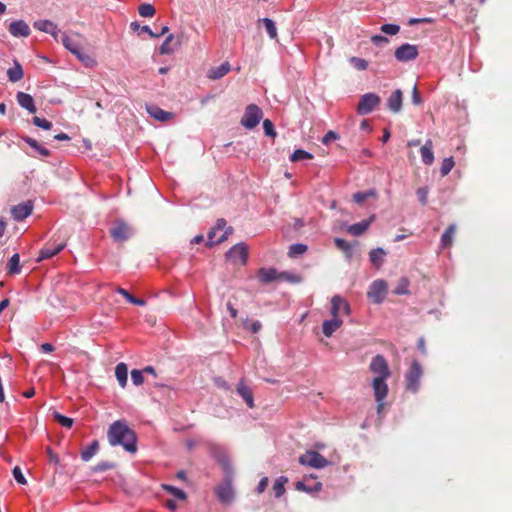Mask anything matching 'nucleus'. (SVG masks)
Returning a JSON list of instances; mask_svg holds the SVG:
<instances>
[{
    "mask_svg": "<svg viewBox=\"0 0 512 512\" xmlns=\"http://www.w3.org/2000/svg\"><path fill=\"white\" fill-rule=\"evenodd\" d=\"M107 439L111 446H122L129 453L137 451L136 433L125 420H117L109 426Z\"/></svg>",
    "mask_w": 512,
    "mask_h": 512,
    "instance_id": "obj_1",
    "label": "nucleus"
},
{
    "mask_svg": "<svg viewBox=\"0 0 512 512\" xmlns=\"http://www.w3.org/2000/svg\"><path fill=\"white\" fill-rule=\"evenodd\" d=\"M422 375L423 370L420 363L417 360H414L405 374L406 389L413 393L417 392Z\"/></svg>",
    "mask_w": 512,
    "mask_h": 512,
    "instance_id": "obj_2",
    "label": "nucleus"
},
{
    "mask_svg": "<svg viewBox=\"0 0 512 512\" xmlns=\"http://www.w3.org/2000/svg\"><path fill=\"white\" fill-rule=\"evenodd\" d=\"M262 116V110L257 105L250 104L246 107L241 124L247 129H253L259 124Z\"/></svg>",
    "mask_w": 512,
    "mask_h": 512,
    "instance_id": "obj_3",
    "label": "nucleus"
},
{
    "mask_svg": "<svg viewBox=\"0 0 512 512\" xmlns=\"http://www.w3.org/2000/svg\"><path fill=\"white\" fill-rule=\"evenodd\" d=\"M381 102L380 97L375 93H366L361 96L357 104V113L366 115L371 113Z\"/></svg>",
    "mask_w": 512,
    "mask_h": 512,
    "instance_id": "obj_4",
    "label": "nucleus"
},
{
    "mask_svg": "<svg viewBox=\"0 0 512 512\" xmlns=\"http://www.w3.org/2000/svg\"><path fill=\"white\" fill-rule=\"evenodd\" d=\"M299 462L302 465L317 469L324 468L328 465V460L317 451H306L299 457Z\"/></svg>",
    "mask_w": 512,
    "mask_h": 512,
    "instance_id": "obj_5",
    "label": "nucleus"
},
{
    "mask_svg": "<svg viewBox=\"0 0 512 512\" xmlns=\"http://www.w3.org/2000/svg\"><path fill=\"white\" fill-rule=\"evenodd\" d=\"M369 370L376 374V377L389 378L391 376L387 360L380 354L372 358Z\"/></svg>",
    "mask_w": 512,
    "mask_h": 512,
    "instance_id": "obj_6",
    "label": "nucleus"
},
{
    "mask_svg": "<svg viewBox=\"0 0 512 512\" xmlns=\"http://www.w3.org/2000/svg\"><path fill=\"white\" fill-rule=\"evenodd\" d=\"M110 235L115 242L122 243L132 236V229L127 223L116 221L114 226L110 229Z\"/></svg>",
    "mask_w": 512,
    "mask_h": 512,
    "instance_id": "obj_7",
    "label": "nucleus"
},
{
    "mask_svg": "<svg viewBox=\"0 0 512 512\" xmlns=\"http://www.w3.org/2000/svg\"><path fill=\"white\" fill-rule=\"evenodd\" d=\"M226 257L233 263L245 264L248 258L247 245L243 242L234 245L228 250Z\"/></svg>",
    "mask_w": 512,
    "mask_h": 512,
    "instance_id": "obj_8",
    "label": "nucleus"
},
{
    "mask_svg": "<svg viewBox=\"0 0 512 512\" xmlns=\"http://www.w3.org/2000/svg\"><path fill=\"white\" fill-rule=\"evenodd\" d=\"M387 293V284L384 280H375L369 287L368 298L374 303H381Z\"/></svg>",
    "mask_w": 512,
    "mask_h": 512,
    "instance_id": "obj_9",
    "label": "nucleus"
},
{
    "mask_svg": "<svg viewBox=\"0 0 512 512\" xmlns=\"http://www.w3.org/2000/svg\"><path fill=\"white\" fill-rule=\"evenodd\" d=\"M418 49L416 45L405 43L398 47L395 51V58L400 62H407L416 59Z\"/></svg>",
    "mask_w": 512,
    "mask_h": 512,
    "instance_id": "obj_10",
    "label": "nucleus"
},
{
    "mask_svg": "<svg viewBox=\"0 0 512 512\" xmlns=\"http://www.w3.org/2000/svg\"><path fill=\"white\" fill-rule=\"evenodd\" d=\"M65 246H66V243L64 241H61L59 243H56V242H49V243H47L40 250V253H39V256L37 258V261L40 262V261H42L44 259H49V258L55 256L56 254L61 252L64 249Z\"/></svg>",
    "mask_w": 512,
    "mask_h": 512,
    "instance_id": "obj_11",
    "label": "nucleus"
},
{
    "mask_svg": "<svg viewBox=\"0 0 512 512\" xmlns=\"http://www.w3.org/2000/svg\"><path fill=\"white\" fill-rule=\"evenodd\" d=\"M331 315L340 317V314L348 315L350 313L349 303L339 295H335L331 299Z\"/></svg>",
    "mask_w": 512,
    "mask_h": 512,
    "instance_id": "obj_12",
    "label": "nucleus"
},
{
    "mask_svg": "<svg viewBox=\"0 0 512 512\" xmlns=\"http://www.w3.org/2000/svg\"><path fill=\"white\" fill-rule=\"evenodd\" d=\"M388 378L375 377L372 382L374 396L376 401H383L388 394L386 380Z\"/></svg>",
    "mask_w": 512,
    "mask_h": 512,
    "instance_id": "obj_13",
    "label": "nucleus"
},
{
    "mask_svg": "<svg viewBox=\"0 0 512 512\" xmlns=\"http://www.w3.org/2000/svg\"><path fill=\"white\" fill-rule=\"evenodd\" d=\"M32 210V203L30 201H27L14 206L11 210V213L16 221H22L32 213Z\"/></svg>",
    "mask_w": 512,
    "mask_h": 512,
    "instance_id": "obj_14",
    "label": "nucleus"
},
{
    "mask_svg": "<svg viewBox=\"0 0 512 512\" xmlns=\"http://www.w3.org/2000/svg\"><path fill=\"white\" fill-rule=\"evenodd\" d=\"M403 104V92L396 89L387 99V108L392 113H399Z\"/></svg>",
    "mask_w": 512,
    "mask_h": 512,
    "instance_id": "obj_15",
    "label": "nucleus"
},
{
    "mask_svg": "<svg viewBox=\"0 0 512 512\" xmlns=\"http://www.w3.org/2000/svg\"><path fill=\"white\" fill-rule=\"evenodd\" d=\"M81 37L82 36L78 33L71 36L64 35L62 37V43L65 46V48H67L71 53L76 55L81 50V45L79 41Z\"/></svg>",
    "mask_w": 512,
    "mask_h": 512,
    "instance_id": "obj_16",
    "label": "nucleus"
},
{
    "mask_svg": "<svg viewBox=\"0 0 512 512\" xmlns=\"http://www.w3.org/2000/svg\"><path fill=\"white\" fill-rule=\"evenodd\" d=\"M9 32L15 37H27L30 35V28L23 20H17L9 25Z\"/></svg>",
    "mask_w": 512,
    "mask_h": 512,
    "instance_id": "obj_17",
    "label": "nucleus"
},
{
    "mask_svg": "<svg viewBox=\"0 0 512 512\" xmlns=\"http://www.w3.org/2000/svg\"><path fill=\"white\" fill-rule=\"evenodd\" d=\"M216 495L221 503L229 504L234 498V492L230 483L219 486L216 489Z\"/></svg>",
    "mask_w": 512,
    "mask_h": 512,
    "instance_id": "obj_18",
    "label": "nucleus"
},
{
    "mask_svg": "<svg viewBox=\"0 0 512 512\" xmlns=\"http://www.w3.org/2000/svg\"><path fill=\"white\" fill-rule=\"evenodd\" d=\"M237 393L243 398L248 407H254L253 392L249 386L245 384L243 380H240L236 387Z\"/></svg>",
    "mask_w": 512,
    "mask_h": 512,
    "instance_id": "obj_19",
    "label": "nucleus"
},
{
    "mask_svg": "<svg viewBox=\"0 0 512 512\" xmlns=\"http://www.w3.org/2000/svg\"><path fill=\"white\" fill-rule=\"evenodd\" d=\"M231 70L229 62H223L221 65L211 67L207 73V77L211 80H218L228 74Z\"/></svg>",
    "mask_w": 512,
    "mask_h": 512,
    "instance_id": "obj_20",
    "label": "nucleus"
},
{
    "mask_svg": "<svg viewBox=\"0 0 512 512\" xmlns=\"http://www.w3.org/2000/svg\"><path fill=\"white\" fill-rule=\"evenodd\" d=\"M342 324L343 321L340 317H333L330 320H325L322 324V332L326 337H331Z\"/></svg>",
    "mask_w": 512,
    "mask_h": 512,
    "instance_id": "obj_21",
    "label": "nucleus"
},
{
    "mask_svg": "<svg viewBox=\"0 0 512 512\" xmlns=\"http://www.w3.org/2000/svg\"><path fill=\"white\" fill-rule=\"evenodd\" d=\"M174 40V35L170 34L167 36L163 44L160 46V54L162 55H169L172 54L175 50V48L179 47L182 43V35L177 37L176 42L174 43V46H171V43Z\"/></svg>",
    "mask_w": 512,
    "mask_h": 512,
    "instance_id": "obj_22",
    "label": "nucleus"
},
{
    "mask_svg": "<svg viewBox=\"0 0 512 512\" xmlns=\"http://www.w3.org/2000/svg\"><path fill=\"white\" fill-rule=\"evenodd\" d=\"M420 154L422 157V161L425 165H432L434 162V153H433V142L428 139L425 144L420 148Z\"/></svg>",
    "mask_w": 512,
    "mask_h": 512,
    "instance_id": "obj_23",
    "label": "nucleus"
},
{
    "mask_svg": "<svg viewBox=\"0 0 512 512\" xmlns=\"http://www.w3.org/2000/svg\"><path fill=\"white\" fill-rule=\"evenodd\" d=\"M18 104L28 110L30 113L36 112V107L34 105V100L31 95L25 93V92H18L16 95Z\"/></svg>",
    "mask_w": 512,
    "mask_h": 512,
    "instance_id": "obj_24",
    "label": "nucleus"
},
{
    "mask_svg": "<svg viewBox=\"0 0 512 512\" xmlns=\"http://www.w3.org/2000/svg\"><path fill=\"white\" fill-rule=\"evenodd\" d=\"M34 27L40 31L51 34L54 38L57 37V25L50 20H37L34 22Z\"/></svg>",
    "mask_w": 512,
    "mask_h": 512,
    "instance_id": "obj_25",
    "label": "nucleus"
},
{
    "mask_svg": "<svg viewBox=\"0 0 512 512\" xmlns=\"http://www.w3.org/2000/svg\"><path fill=\"white\" fill-rule=\"evenodd\" d=\"M148 113L155 119L165 122L173 118V113L167 112L158 106H151L147 108Z\"/></svg>",
    "mask_w": 512,
    "mask_h": 512,
    "instance_id": "obj_26",
    "label": "nucleus"
},
{
    "mask_svg": "<svg viewBox=\"0 0 512 512\" xmlns=\"http://www.w3.org/2000/svg\"><path fill=\"white\" fill-rule=\"evenodd\" d=\"M374 219V216H372L368 220H363L361 222L355 223L348 228V232L353 236H360L362 235L370 226L372 220Z\"/></svg>",
    "mask_w": 512,
    "mask_h": 512,
    "instance_id": "obj_27",
    "label": "nucleus"
},
{
    "mask_svg": "<svg viewBox=\"0 0 512 512\" xmlns=\"http://www.w3.org/2000/svg\"><path fill=\"white\" fill-rule=\"evenodd\" d=\"M457 230L456 224H450L441 236V246L450 247L453 244V238Z\"/></svg>",
    "mask_w": 512,
    "mask_h": 512,
    "instance_id": "obj_28",
    "label": "nucleus"
},
{
    "mask_svg": "<svg viewBox=\"0 0 512 512\" xmlns=\"http://www.w3.org/2000/svg\"><path fill=\"white\" fill-rule=\"evenodd\" d=\"M115 376L119 382V385L122 388H125L127 385V378H128V368L125 363H119L115 367Z\"/></svg>",
    "mask_w": 512,
    "mask_h": 512,
    "instance_id": "obj_29",
    "label": "nucleus"
},
{
    "mask_svg": "<svg viewBox=\"0 0 512 512\" xmlns=\"http://www.w3.org/2000/svg\"><path fill=\"white\" fill-rule=\"evenodd\" d=\"M385 256H386V252L382 248L373 249L369 253V259H370L371 263L373 264V266H375L376 268H379L382 266Z\"/></svg>",
    "mask_w": 512,
    "mask_h": 512,
    "instance_id": "obj_30",
    "label": "nucleus"
},
{
    "mask_svg": "<svg viewBox=\"0 0 512 512\" xmlns=\"http://www.w3.org/2000/svg\"><path fill=\"white\" fill-rule=\"evenodd\" d=\"M259 280L263 283H269L277 278V271L274 268H261L258 271Z\"/></svg>",
    "mask_w": 512,
    "mask_h": 512,
    "instance_id": "obj_31",
    "label": "nucleus"
},
{
    "mask_svg": "<svg viewBox=\"0 0 512 512\" xmlns=\"http://www.w3.org/2000/svg\"><path fill=\"white\" fill-rule=\"evenodd\" d=\"M99 450V442L98 440L92 441V443L82 450L81 458L83 461H89Z\"/></svg>",
    "mask_w": 512,
    "mask_h": 512,
    "instance_id": "obj_32",
    "label": "nucleus"
},
{
    "mask_svg": "<svg viewBox=\"0 0 512 512\" xmlns=\"http://www.w3.org/2000/svg\"><path fill=\"white\" fill-rule=\"evenodd\" d=\"M21 271L20 269V256L19 254H14L10 258L8 265H7V272L8 274L15 275L19 274Z\"/></svg>",
    "mask_w": 512,
    "mask_h": 512,
    "instance_id": "obj_33",
    "label": "nucleus"
},
{
    "mask_svg": "<svg viewBox=\"0 0 512 512\" xmlns=\"http://www.w3.org/2000/svg\"><path fill=\"white\" fill-rule=\"evenodd\" d=\"M259 22L264 25L266 32L271 39L277 38V29L275 22L273 20H271L270 18H263L260 19Z\"/></svg>",
    "mask_w": 512,
    "mask_h": 512,
    "instance_id": "obj_34",
    "label": "nucleus"
},
{
    "mask_svg": "<svg viewBox=\"0 0 512 512\" xmlns=\"http://www.w3.org/2000/svg\"><path fill=\"white\" fill-rule=\"evenodd\" d=\"M8 78L11 82H17L23 78V70L20 64L16 63L13 68L7 71Z\"/></svg>",
    "mask_w": 512,
    "mask_h": 512,
    "instance_id": "obj_35",
    "label": "nucleus"
},
{
    "mask_svg": "<svg viewBox=\"0 0 512 512\" xmlns=\"http://www.w3.org/2000/svg\"><path fill=\"white\" fill-rule=\"evenodd\" d=\"M287 482V478L285 477H279L275 480L273 484V491L275 494V497L279 498L285 493V483Z\"/></svg>",
    "mask_w": 512,
    "mask_h": 512,
    "instance_id": "obj_36",
    "label": "nucleus"
},
{
    "mask_svg": "<svg viewBox=\"0 0 512 512\" xmlns=\"http://www.w3.org/2000/svg\"><path fill=\"white\" fill-rule=\"evenodd\" d=\"M306 251H307V246L305 244H301V243L292 244L289 247L288 256L291 258L297 257L299 255L304 254Z\"/></svg>",
    "mask_w": 512,
    "mask_h": 512,
    "instance_id": "obj_37",
    "label": "nucleus"
},
{
    "mask_svg": "<svg viewBox=\"0 0 512 512\" xmlns=\"http://www.w3.org/2000/svg\"><path fill=\"white\" fill-rule=\"evenodd\" d=\"M54 420L57 421L60 425H62L65 428H71L73 426L74 420L70 417H66L59 412L54 411L53 412Z\"/></svg>",
    "mask_w": 512,
    "mask_h": 512,
    "instance_id": "obj_38",
    "label": "nucleus"
},
{
    "mask_svg": "<svg viewBox=\"0 0 512 512\" xmlns=\"http://www.w3.org/2000/svg\"><path fill=\"white\" fill-rule=\"evenodd\" d=\"M86 67H94L96 60L89 54L82 51V49L75 55Z\"/></svg>",
    "mask_w": 512,
    "mask_h": 512,
    "instance_id": "obj_39",
    "label": "nucleus"
},
{
    "mask_svg": "<svg viewBox=\"0 0 512 512\" xmlns=\"http://www.w3.org/2000/svg\"><path fill=\"white\" fill-rule=\"evenodd\" d=\"M455 166V161H454V158L453 157H448V158H445L442 163H441V167H440V173L441 175L444 177L446 175H448L450 173V171L453 169V167Z\"/></svg>",
    "mask_w": 512,
    "mask_h": 512,
    "instance_id": "obj_40",
    "label": "nucleus"
},
{
    "mask_svg": "<svg viewBox=\"0 0 512 512\" xmlns=\"http://www.w3.org/2000/svg\"><path fill=\"white\" fill-rule=\"evenodd\" d=\"M130 28L131 30L137 32V31H140V32H144V33H147L150 37L152 38H159V35H156V33H154L150 28L149 26L147 25H144V26H141L138 22H131L130 23Z\"/></svg>",
    "mask_w": 512,
    "mask_h": 512,
    "instance_id": "obj_41",
    "label": "nucleus"
},
{
    "mask_svg": "<svg viewBox=\"0 0 512 512\" xmlns=\"http://www.w3.org/2000/svg\"><path fill=\"white\" fill-rule=\"evenodd\" d=\"M138 13L142 17H153L156 13V10L153 5L149 3H143L138 7Z\"/></svg>",
    "mask_w": 512,
    "mask_h": 512,
    "instance_id": "obj_42",
    "label": "nucleus"
},
{
    "mask_svg": "<svg viewBox=\"0 0 512 512\" xmlns=\"http://www.w3.org/2000/svg\"><path fill=\"white\" fill-rule=\"evenodd\" d=\"M312 158H313V155L310 154L309 152L302 150V149H296L290 156V161L296 162L299 160L312 159Z\"/></svg>",
    "mask_w": 512,
    "mask_h": 512,
    "instance_id": "obj_43",
    "label": "nucleus"
},
{
    "mask_svg": "<svg viewBox=\"0 0 512 512\" xmlns=\"http://www.w3.org/2000/svg\"><path fill=\"white\" fill-rule=\"evenodd\" d=\"M164 489L179 500H185L187 498L186 493L177 487H174L171 485H165Z\"/></svg>",
    "mask_w": 512,
    "mask_h": 512,
    "instance_id": "obj_44",
    "label": "nucleus"
},
{
    "mask_svg": "<svg viewBox=\"0 0 512 512\" xmlns=\"http://www.w3.org/2000/svg\"><path fill=\"white\" fill-rule=\"evenodd\" d=\"M408 286H409V281L406 278H401L400 281L398 282L394 292L397 295L408 294L409 293Z\"/></svg>",
    "mask_w": 512,
    "mask_h": 512,
    "instance_id": "obj_45",
    "label": "nucleus"
},
{
    "mask_svg": "<svg viewBox=\"0 0 512 512\" xmlns=\"http://www.w3.org/2000/svg\"><path fill=\"white\" fill-rule=\"evenodd\" d=\"M350 63L357 69V70H366L367 67H368V62L363 59V58H359V57H351L350 58Z\"/></svg>",
    "mask_w": 512,
    "mask_h": 512,
    "instance_id": "obj_46",
    "label": "nucleus"
},
{
    "mask_svg": "<svg viewBox=\"0 0 512 512\" xmlns=\"http://www.w3.org/2000/svg\"><path fill=\"white\" fill-rule=\"evenodd\" d=\"M33 123L37 127H40L45 130H49L52 128V122L48 121L45 118H40L38 116L33 117Z\"/></svg>",
    "mask_w": 512,
    "mask_h": 512,
    "instance_id": "obj_47",
    "label": "nucleus"
},
{
    "mask_svg": "<svg viewBox=\"0 0 512 512\" xmlns=\"http://www.w3.org/2000/svg\"><path fill=\"white\" fill-rule=\"evenodd\" d=\"M375 195V192L374 191H369V192H357L353 195V200L357 203V204H362L369 196H374Z\"/></svg>",
    "mask_w": 512,
    "mask_h": 512,
    "instance_id": "obj_48",
    "label": "nucleus"
},
{
    "mask_svg": "<svg viewBox=\"0 0 512 512\" xmlns=\"http://www.w3.org/2000/svg\"><path fill=\"white\" fill-rule=\"evenodd\" d=\"M380 29L385 34L396 35L399 32L400 27L396 24H384Z\"/></svg>",
    "mask_w": 512,
    "mask_h": 512,
    "instance_id": "obj_49",
    "label": "nucleus"
},
{
    "mask_svg": "<svg viewBox=\"0 0 512 512\" xmlns=\"http://www.w3.org/2000/svg\"><path fill=\"white\" fill-rule=\"evenodd\" d=\"M263 129H264V132L266 135L271 136V137L276 136V131H275L274 125L271 120L265 119L263 121Z\"/></svg>",
    "mask_w": 512,
    "mask_h": 512,
    "instance_id": "obj_50",
    "label": "nucleus"
},
{
    "mask_svg": "<svg viewBox=\"0 0 512 512\" xmlns=\"http://www.w3.org/2000/svg\"><path fill=\"white\" fill-rule=\"evenodd\" d=\"M131 379L134 385H141L144 381L143 373L141 370L134 369L131 371Z\"/></svg>",
    "mask_w": 512,
    "mask_h": 512,
    "instance_id": "obj_51",
    "label": "nucleus"
},
{
    "mask_svg": "<svg viewBox=\"0 0 512 512\" xmlns=\"http://www.w3.org/2000/svg\"><path fill=\"white\" fill-rule=\"evenodd\" d=\"M428 188L427 187H421V188H418L417 191H416V195L419 199V201L423 204V205H426L427 204V201H428Z\"/></svg>",
    "mask_w": 512,
    "mask_h": 512,
    "instance_id": "obj_52",
    "label": "nucleus"
},
{
    "mask_svg": "<svg viewBox=\"0 0 512 512\" xmlns=\"http://www.w3.org/2000/svg\"><path fill=\"white\" fill-rule=\"evenodd\" d=\"M334 243L337 246V248H339L340 250H342L346 253L351 252V245L346 240L341 239V238H335Z\"/></svg>",
    "mask_w": 512,
    "mask_h": 512,
    "instance_id": "obj_53",
    "label": "nucleus"
},
{
    "mask_svg": "<svg viewBox=\"0 0 512 512\" xmlns=\"http://www.w3.org/2000/svg\"><path fill=\"white\" fill-rule=\"evenodd\" d=\"M321 487H322V484H321L320 482H317V483L313 486V488H308V487H306V485H305L303 482H301V481H299V482H297V483H296V489H297V490H303V491H308V492H311V491H319V490H321Z\"/></svg>",
    "mask_w": 512,
    "mask_h": 512,
    "instance_id": "obj_54",
    "label": "nucleus"
},
{
    "mask_svg": "<svg viewBox=\"0 0 512 512\" xmlns=\"http://www.w3.org/2000/svg\"><path fill=\"white\" fill-rule=\"evenodd\" d=\"M244 327L246 329L250 330L252 333H257L261 330L262 325L259 321H252V322L246 321L244 323Z\"/></svg>",
    "mask_w": 512,
    "mask_h": 512,
    "instance_id": "obj_55",
    "label": "nucleus"
},
{
    "mask_svg": "<svg viewBox=\"0 0 512 512\" xmlns=\"http://www.w3.org/2000/svg\"><path fill=\"white\" fill-rule=\"evenodd\" d=\"M13 476H14L15 480L17 481V483H19L21 485H25L27 483L21 469L18 466L14 467Z\"/></svg>",
    "mask_w": 512,
    "mask_h": 512,
    "instance_id": "obj_56",
    "label": "nucleus"
},
{
    "mask_svg": "<svg viewBox=\"0 0 512 512\" xmlns=\"http://www.w3.org/2000/svg\"><path fill=\"white\" fill-rule=\"evenodd\" d=\"M411 100L414 105H421L423 103L422 97L416 85H414L412 89Z\"/></svg>",
    "mask_w": 512,
    "mask_h": 512,
    "instance_id": "obj_57",
    "label": "nucleus"
},
{
    "mask_svg": "<svg viewBox=\"0 0 512 512\" xmlns=\"http://www.w3.org/2000/svg\"><path fill=\"white\" fill-rule=\"evenodd\" d=\"M338 138H339V135H338L336 132H334V131L330 130V131H328V132L325 134V136L323 137V139H322V143H323L324 145H328L331 141L336 140V139H338Z\"/></svg>",
    "mask_w": 512,
    "mask_h": 512,
    "instance_id": "obj_58",
    "label": "nucleus"
},
{
    "mask_svg": "<svg viewBox=\"0 0 512 512\" xmlns=\"http://www.w3.org/2000/svg\"><path fill=\"white\" fill-rule=\"evenodd\" d=\"M113 468V464H111L110 462H101V463H98L95 467H94V471L96 472H103V471H106V470H109V469H112Z\"/></svg>",
    "mask_w": 512,
    "mask_h": 512,
    "instance_id": "obj_59",
    "label": "nucleus"
},
{
    "mask_svg": "<svg viewBox=\"0 0 512 512\" xmlns=\"http://www.w3.org/2000/svg\"><path fill=\"white\" fill-rule=\"evenodd\" d=\"M217 231L212 227L210 231L208 232V241L207 246L212 247L215 244H220L221 242H216L214 239L216 236Z\"/></svg>",
    "mask_w": 512,
    "mask_h": 512,
    "instance_id": "obj_60",
    "label": "nucleus"
},
{
    "mask_svg": "<svg viewBox=\"0 0 512 512\" xmlns=\"http://www.w3.org/2000/svg\"><path fill=\"white\" fill-rule=\"evenodd\" d=\"M371 41L376 45H382L388 43V38L382 35H373Z\"/></svg>",
    "mask_w": 512,
    "mask_h": 512,
    "instance_id": "obj_61",
    "label": "nucleus"
},
{
    "mask_svg": "<svg viewBox=\"0 0 512 512\" xmlns=\"http://www.w3.org/2000/svg\"><path fill=\"white\" fill-rule=\"evenodd\" d=\"M116 291L122 295L129 303H132L134 296L130 294L126 289L124 288H117Z\"/></svg>",
    "mask_w": 512,
    "mask_h": 512,
    "instance_id": "obj_62",
    "label": "nucleus"
},
{
    "mask_svg": "<svg viewBox=\"0 0 512 512\" xmlns=\"http://www.w3.org/2000/svg\"><path fill=\"white\" fill-rule=\"evenodd\" d=\"M224 229V233L218 239H216V242H224L225 240L228 239V236L233 233V228L231 226L225 227Z\"/></svg>",
    "mask_w": 512,
    "mask_h": 512,
    "instance_id": "obj_63",
    "label": "nucleus"
},
{
    "mask_svg": "<svg viewBox=\"0 0 512 512\" xmlns=\"http://www.w3.org/2000/svg\"><path fill=\"white\" fill-rule=\"evenodd\" d=\"M24 141L33 149L37 150L41 145L38 143L37 140L31 138V137H24Z\"/></svg>",
    "mask_w": 512,
    "mask_h": 512,
    "instance_id": "obj_64",
    "label": "nucleus"
}]
</instances>
